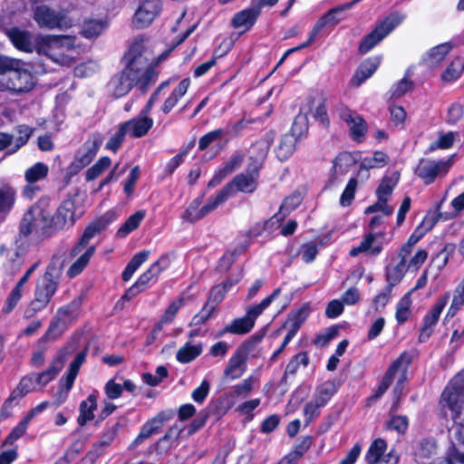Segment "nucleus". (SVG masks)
Wrapping results in <instances>:
<instances>
[{
	"label": "nucleus",
	"mask_w": 464,
	"mask_h": 464,
	"mask_svg": "<svg viewBox=\"0 0 464 464\" xmlns=\"http://www.w3.org/2000/svg\"><path fill=\"white\" fill-rule=\"evenodd\" d=\"M411 362V355L407 353H402L392 362L377 389L376 398L381 397L388 390L394 379L397 380V384L394 388L395 395L401 396L402 394V385L407 380V370Z\"/></svg>",
	"instance_id": "8"
},
{
	"label": "nucleus",
	"mask_w": 464,
	"mask_h": 464,
	"mask_svg": "<svg viewBox=\"0 0 464 464\" xmlns=\"http://www.w3.org/2000/svg\"><path fill=\"white\" fill-rule=\"evenodd\" d=\"M35 85L31 66L14 58L0 56V90L15 93L30 92Z\"/></svg>",
	"instance_id": "2"
},
{
	"label": "nucleus",
	"mask_w": 464,
	"mask_h": 464,
	"mask_svg": "<svg viewBox=\"0 0 464 464\" xmlns=\"http://www.w3.org/2000/svg\"><path fill=\"white\" fill-rule=\"evenodd\" d=\"M171 50L154 57L151 44L144 38H136L124 56L125 67L150 82L155 80L154 66L166 59Z\"/></svg>",
	"instance_id": "1"
},
{
	"label": "nucleus",
	"mask_w": 464,
	"mask_h": 464,
	"mask_svg": "<svg viewBox=\"0 0 464 464\" xmlns=\"http://www.w3.org/2000/svg\"><path fill=\"white\" fill-rule=\"evenodd\" d=\"M259 169L248 165L244 173L237 175L227 185L231 187L232 192L253 193L257 187Z\"/></svg>",
	"instance_id": "21"
},
{
	"label": "nucleus",
	"mask_w": 464,
	"mask_h": 464,
	"mask_svg": "<svg viewBox=\"0 0 464 464\" xmlns=\"http://www.w3.org/2000/svg\"><path fill=\"white\" fill-rule=\"evenodd\" d=\"M400 262L394 266H390L387 270V278L390 284L394 285L401 280L406 271L407 267V257L400 256Z\"/></svg>",
	"instance_id": "58"
},
{
	"label": "nucleus",
	"mask_w": 464,
	"mask_h": 464,
	"mask_svg": "<svg viewBox=\"0 0 464 464\" xmlns=\"http://www.w3.org/2000/svg\"><path fill=\"white\" fill-rule=\"evenodd\" d=\"M83 213L82 200L78 196L63 200L58 207L55 214H51L54 232L57 233L64 228L72 227Z\"/></svg>",
	"instance_id": "7"
},
{
	"label": "nucleus",
	"mask_w": 464,
	"mask_h": 464,
	"mask_svg": "<svg viewBox=\"0 0 464 464\" xmlns=\"http://www.w3.org/2000/svg\"><path fill=\"white\" fill-rule=\"evenodd\" d=\"M398 179L399 176L397 174L384 178L377 188V197L388 200L398 182Z\"/></svg>",
	"instance_id": "62"
},
{
	"label": "nucleus",
	"mask_w": 464,
	"mask_h": 464,
	"mask_svg": "<svg viewBox=\"0 0 464 464\" xmlns=\"http://www.w3.org/2000/svg\"><path fill=\"white\" fill-rule=\"evenodd\" d=\"M103 141L102 136L99 133L92 134L78 150L72 168L82 169L88 166L96 156Z\"/></svg>",
	"instance_id": "16"
},
{
	"label": "nucleus",
	"mask_w": 464,
	"mask_h": 464,
	"mask_svg": "<svg viewBox=\"0 0 464 464\" xmlns=\"http://www.w3.org/2000/svg\"><path fill=\"white\" fill-rule=\"evenodd\" d=\"M464 305V277L455 288L453 293V298L451 305L449 309V313L454 314L461 306Z\"/></svg>",
	"instance_id": "64"
},
{
	"label": "nucleus",
	"mask_w": 464,
	"mask_h": 464,
	"mask_svg": "<svg viewBox=\"0 0 464 464\" xmlns=\"http://www.w3.org/2000/svg\"><path fill=\"white\" fill-rule=\"evenodd\" d=\"M335 114L347 124L351 138L361 142L367 132L365 121L354 111L340 104L335 108Z\"/></svg>",
	"instance_id": "14"
},
{
	"label": "nucleus",
	"mask_w": 464,
	"mask_h": 464,
	"mask_svg": "<svg viewBox=\"0 0 464 464\" xmlns=\"http://www.w3.org/2000/svg\"><path fill=\"white\" fill-rule=\"evenodd\" d=\"M275 133L273 131L266 132L261 139L256 140L249 150V165L261 169L274 140Z\"/></svg>",
	"instance_id": "23"
},
{
	"label": "nucleus",
	"mask_w": 464,
	"mask_h": 464,
	"mask_svg": "<svg viewBox=\"0 0 464 464\" xmlns=\"http://www.w3.org/2000/svg\"><path fill=\"white\" fill-rule=\"evenodd\" d=\"M97 409V398L95 395L91 394L86 400L80 403L79 416L77 418V423L80 426H84L87 422L91 421L94 418V411Z\"/></svg>",
	"instance_id": "35"
},
{
	"label": "nucleus",
	"mask_w": 464,
	"mask_h": 464,
	"mask_svg": "<svg viewBox=\"0 0 464 464\" xmlns=\"http://www.w3.org/2000/svg\"><path fill=\"white\" fill-rule=\"evenodd\" d=\"M153 124V119L142 113L122 123L128 135L133 138L145 136L152 128Z\"/></svg>",
	"instance_id": "24"
},
{
	"label": "nucleus",
	"mask_w": 464,
	"mask_h": 464,
	"mask_svg": "<svg viewBox=\"0 0 464 464\" xmlns=\"http://www.w3.org/2000/svg\"><path fill=\"white\" fill-rule=\"evenodd\" d=\"M455 161V155L447 160H433L425 158L420 160L415 174L423 180L425 184H431L438 178L447 175Z\"/></svg>",
	"instance_id": "11"
},
{
	"label": "nucleus",
	"mask_w": 464,
	"mask_h": 464,
	"mask_svg": "<svg viewBox=\"0 0 464 464\" xmlns=\"http://www.w3.org/2000/svg\"><path fill=\"white\" fill-rule=\"evenodd\" d=\"M452 49L450 43H444L430 49L422 57L421 63L424 66L430 70L437 69L440 66L445 57Z\"/></svg>",
	"instance_id": "25"
},
{
	"label": "nucleus",
	"mask_w": 464,
	"mask_h": 464,
	"mask_svg": "<svg viewBox=\"0 0 464 464\" xmlns=\"http://www.w3.org/2000/svg\"><path fill=\"white\" fill-rule=\"evenodd\" d=\"M388 157L382 151H375L372 156L365 157L361 161L363 169L382 168L387 163Z\"/></svg>",
	"instance_id": "63"
},
{
	"label": "nucleus",
	"mask_w": 464,
	"mask_h": 464,
	"mask_svg": "<svg viewBox=\"0 0 464 464\" xmlns=\"http://www.w3.org/2000/svg\"><path fill=\"white\" fill-rule=\"evenodd\" d=\"M383 244V232H370L364 236L358 246H354L350 250L349 255L353 257L362 253L377 256L382 252Z\"/></svg>",
	"instance_id": "22"
},
{
	"label": "nucleus",
	"mask_w": 464,
	"mask_h": 464,
	"mask_svg": "<svg viewBox=\"0 0 464 464\" xmlns=\"http://www.w3.org/2000/svg\"><path fill=\"white\" fill-rule=\"evenodd\" d=\"M411 298L409 293L403 295L396 306L395 317L399 324H403L409 319L411 314Z\"/></svg>",
	"instance_id": "54"
},
{
	"label": "nucleus",
	"mask_w": 464,
	"mask_h": 464,
	"mask_svg": "<svg viewBox=\"0 0 464 464\" xmlns=\"http://www.w3.org/2000/svg\"><path fill=\"white\" fill-rule=\"evenodd\" d=\"M6 35L17 49L26 53L35 51V38L29 32L19 28H11L6 30Z\"/></svg>",
	"instance_id": "26"
},
{
	"label": "nucleus",
	"mask_w": 464,
	"mask_h": 464,
	"mask_svg": "<svg viewBox=\"0 0 464 464\" xmlns=\"http://www.w3.org/2000/svg\"><path fill=\"white\" fill-rule=\"evenodd\" d=\"M37 384L35 375L30 374L25 377H24L17 387L13 391L10 400H16L23 398L30 392L34 391L35 388V385Z\"/></svg>",
	"instance_id": "50"
},
{
	"label": "nucleus",
	"mask_w": 464,
	"mask_h": 464,
	"mask_svg": "<svg viewBox=\"0 0 464 464\" xmlns=\"http://www.w3.org/2000/svg\"><path fill=\"white\" fill-rule=\"evenodd\" d=\"M458 137V133L449 131L445 133H440L437 140L432 141L429 146L430 151H434L438 149L447 150L452 147L456 138Z\"/></svg>",
	"instance_id": "55"
},
{
	"label": "nucleus",
	"mask_w": 464,
	"mask_h": 464,
	"mask_svg": "<svg viewBox=\"0 0 464 464\" xmlns=\"http://www.w3.org/2000/svg\"><path fill=\"white\" fill-rule=\"evenodd\" d=\"M34 20L41 28L49 30L66 29L72 26V21L63 13L47 5H37L34 10Z\"/></svg>",
	"instance_id": "13"
},
{
	"label": "nucleus",
	"mask_w": 464,
	"mask_h": 464,
	"mask_svg": "<svg viewBox=\"0 0 464 464\" xmlns=\"http://www.w3.org/2000/svg\"><path fill=\"white\" fill-rule=\"evenodd\" d=\"M336 392L337 387L335 383L332 381H327L317 387L313 398L324 407Z\"/></svg>",
	"instance_id": "47"
},
{
	"label": "nucleus",
	"mask_w": 464,
	"mask_h": 464,
	"mask_svg": "<svg viewBox=\"0 0 464 464\" xmlns=\"http://www.w3.org/2000/svg\"><path fill=\"white\" fill-rule=\"evenodd\" d=\"M233 195L234 193L231 190V187L227 184L215 197L209 198L208 202L206 204V209L210 213L223 205Z\"/></svg>",
	"instance_id": "57"
},
{
	"label": "nucleus",
	"mask_w": 464,
	"mask_h": 464,
	"mask_svg": "<svg viewBox=\"0 0 464 464\" xmlns=\"http://www.w3.org/2000/svg\"><path fill=\"white\" fill-rule=\"evenodd\" d=\"M190 81L186 78L183 79L178 86L172 91L170 95L164 102L161 110L165 114H168L179 102V101L186 94L189 87Z\"/></svg>",
	"instance_id": "37"
},
{
	"label": "nucleus",
	"mask_w": 464,
	"mask_h": 464,
	"mask_svg": "<svg viewBox=\"0 0 464 464\" xmlns=\"http://www.w3.org/2000/svg\"><path fill=\"white\" fill-rule=\"evenodd\" d=\"M405 15L400 13H392L385 19L376 24L374 29L361 42L359 50L366 53L386 37L395 27L402 23Z\"/></svg>",
	"instance_id": "10"
},
{
	"label": "nucleus",
	"mask_w": 464,
	"mask_h": 464,
	"mask_svg": "<svg viewBox=\"0 0 464 464\" xmlns=\"http://www.w3.org/2000/svg\"><path fill=\"white\" fill-rule=\"evenodd\" d=\"M308 130V117L306 112L302 111L296 115L293 122L291 132L297 140L306 133Z\"/></svg>",
	"instance_id": "61"
},
{
	"label": "nucleus",
	"mask_w": 464,
	"mask_h": 464,
	"mask_svg": "<svg viewBox=\"0 0 464 464\" xmlns=\"http://www.w3.org/2000/svg\"><path fill=\"white\" fill-rule=\"evenodd\" d=\"M201 353V344H191L187 343L178 350L176 359L181 363H188L196 359Z\"/></svg>",
	"instance_id": "46"
},
{
	"label": "nucleus",
	"mask_w": 464,
	"mask_h": 464,
	"mask_svg": "<svg viewBox=\"0 0 464 464\" xmlns=\"http://www.w3.org/2000/svg\"><path fill=\"white\" fill-rule=\"evenodd\" d=\"M226 133L227 131L224 130L223 129H218L205 134L199 139V150H204L207 148H208L211 144L218 145L225 137Z\"/></svg>",
	"instance_id": "59"
},
{
	"label": "nucleus",
	"mask_w": 464,
	"mask_h": 464,
	"mask_svg": "<svg viewBox=\"0 0 464 464\" xmlns=\"http://www.w3.org/2000/svg\"><path fill=\"white\" fill-rule=\"evenodd\" d=\"M49 172V168L43 162H37L28 168L24 172L25 180L29 183H34L44 179Z\"/></svg>",
	"instance_id": "51"
},
{
	"label": "nucleus",
	"mask_w": 464,
	"mask_h": 464,
	"mask_svg": "<svg viewBox=\"0 0 464 464\" xmlns=\"http://www.w3.org/2000/svg\"><path fill=\"white\" fill-rule=\"evenodd\" d=\"M360 0H353L345 5L334 7L328 11L315 24L313 32L311 34H314V37L318 34V32L323 29L324 26L329 24H335L343 20L342 14L350 8H352L355 4H357Z\"/></svg>",
	"instance_id": "27"
},
{
	"label": "nucleus",
	"mask_w": 464,
	"mask_h": 464,
	"mask_svg": "<svg viewBox=\"0 0 464 464\" xmlns=\"http://www.w3.org/2000/svg\"><path fill=\"white\" fill-rule=\"evenodd\" d=\"M150 251L144 250L140 251L133 256L131 260L128 263L122 273V279L124 281H129L136 270L147 261L150 256Z\"/></svg>",
	"instance_id": "49"
},
{
	"label": "nucleus",
	"mask_w": 464,
	"mask_h": 464,
	"mask_svg": "<svg viewBox=\"0 0 464 464\" xmlns=\"http://www.w3.org/2000/svg\"><path fill=\"white\" fill-rule=\"evenodd\" d=\"M464 71V62L460 57H455L442 72L443 82H450L460 77Z\"/></svg>",
	"instance_id": "48"
},
{
	"label": "nucleus",
	"mask_w": 464,
	"mask_h": 464,
	"mask_svg": "<svg viewBox=\"0 0 464 464\" xmlns=\"http://www.w3.org/2000/svg\"><path fill=\"white\" fill-rule=\"evenodd\" d=\"M411 362V355L407 353H402L392 362L377 389L376 398L381 397L388 390L394 379L397 380V384L394 388L395 395L401 396L402 394V385L407 380V370Z\"/></svg>",
	"instance_id": "9"
},
{
	"label": "nucleus",
	"mask_w": 464,
	"mask_h": 464,
	"mask_svg": "<svg viewBox=\"0 0 464 464\" xmlns=\"http://www.w3.org/2000/svg\"><path fill=\"white\" fill-rule=\"evenodd\" d=\"M145 217V211L140 210L130 216L129 218L118 229V236L126 237L128 234L135 230Z\"/></svg>",
	"instance_id": "52"
},
{
	"label": "nucleus",
	"mask_w": 464,
	"mask_h": 464,
	"mask_svg": "<svg viewBox=\"0 0 464 464\" xmlns=\"http://www.w3.org/2000/svg\"><path fill=\"white\" fill-rule=\"evenodd\" d=\"M20 233L34 239H44L55 234L53 227L51 212L44 202L33 206L23 217Z\"/></svg>",
	"instance_id": "4"
},
{
	"label": "nucleus",
	"mask_w": 464,
	"mask_h": 464,
	"mask_svg": "<svg viewBox=\"0 0 464 464\" xmlns=\"http://www.w3.org/2000/svg\"><path fill=\"white\" fill-rule=\"evenodd\" d=\"M62 271V265L53 261L48 266L45 273L37 279L34 299L24 311L25 318L33 317L36 313L47 306L57 290Z\"/></svg>",
	"instance_id": "3"
},
{
	"label": "nucleus",
	"mask_w": 464,
	"mask_h": 464,
	"mask_svg": "<svg viewBox=\"0 0 464 464\" xmlns=\"http://www.w3.org/2000/svg\"><path fill=\"white\" fill-rule=\"evenodd\" d=\"M75 46V38L70 35H38L35 37V51L50 56L54 62L71 64L72 58L65 54Z\"/></svg>",
	"instance_id": "5"
},
{
	"label": "nucleus",
	"mask_w": 464,
	"mask_h": 464,
	"mask_svg": "<svg viewBox=\"0 0 464 464\" xmlns=\"http://www.w3.org/2000/svg\"><path fill=\"white\" fill-rule=\"evenodd\" d=\"M280 289H276L269 296L266 297L261 301L260 304L250 307L246 315L252 319V322L255 324L256 319L263 313L265 309H266L271 303L279 295Z\"/></svg>",
	"instance_id": "53"
},
{
	"label": "nucleus",
	"mask_w": 464,
	"mask_h": 464,
	"mask_svg": "<svg viewBox=\"0 0 464 464\" xmlns=\"http://www.w3.org/2000/svg\"><path fill=\"white\" fill-rule=\"evenodd\" d=\"M106 27V23L102 20H90L84 23L82 34L86 38H95L102 34Z\"/></svg>",
	"instance_id": "56"
},
{
	"label": "nucleus",
	"mask_w": 464,
	"mask_h": 464,
	"mask_svg": "<svg viewBox=\"0 0 464 464\" xmlns=\"http://www.w3.org/2000/svg\"><path fill=\"white\" fill-rule=\"evenodd\" d=\"M64 359L62 356H58L49 366V368L39 373L34 374L35 379L37 382V384L41 386H45L47 383H49L52 380H53L56 375L59 373V372L63 367Z\"/></svg>",
	"instance_id": "41"
},
{
	"label": "nucleus",
	"mask_w": 464,
	"mask_h": 464,
	"mask_svg": "<svg viewBox=\"0 0 464 464\" xmlns=\"http://www.w3.org/2000/svg\"><path fill=\"white\" fill-rule=\"evenodd\" d=\"M168 259L165 257L160 258L150 266V267L139 277L137 282L129 288L123 298L130 299L141 292L144 287L154 278L168 267Z\"/></svg>",
	"instance_id": "19"
},
{
	"label": "nucleus",
	"mask_w": 464,
	"mask_h": 464,
	"mask_svg": "<svg viewBox=\"0 0 464 464\" xmlns=\"http://www.w3.org/2000/svg\"><path fill=\"white\" fill-rule=\"evenodd\" d=\"M71 309V306L60 308L49 329L44 337V339H54L62 334L69 324V320L65 318V314Z\"/></svg>",
	"instance_id": "33"
},
{
	"label": "nucleus",
	"mask_w": 464,
	"mask_h": 464,
	"mask_svg": "<svg viewBox=\"0 0 464 464\" xmlns=\"http://www.w3.org/2000/svg\"><path fill=\"white\" fill-rule=\"evenodd\" d=\"M297 139L289 133L285 134L276 149L277 158L283 161L287 160L295 151Z\"/></svg>",
	"instance_id": "43"
},
{
	"label": "nucleus",
	"mask_w": 464,
	"mask_h": 464,
	"mask_svg": "<svg viewBox=\"0 0 464 464\" xmlns=\"http://www.w3.org/2000/svg\"><path fill=\"white\" fill-rule=\"evenodd\" d=\"M450 460L464 464V420L456 424L452 447L450 448Z\"/></svg>",
	"instance_id": "28"
},
{
	"label": "nucleus",
	"mask_w": 464,
	"mask_h": 464,
	"mask_svg": "<svg viewBox=\"0 0 464 464\" xmlns=\"http://www.w3.org/2000/svg\"><path fill=\"white\" fill-rule=\"evenodd\" d=\"M454 250L455 246L448 244L432 258L427 270L434 279L439 277L441 270L447 266L450 256Z\"/></svg>",
	"instance_id": "31"
},
{
	"label": "nucleus",
	"mask_w": 464,
	"mask_h": 464,
	"mask_svg": "<svg viewBox=\"0 0 464 464\" xmlns=\"http://www.w3.org/2000/svg\"><path fill=\"white\" fill-rule=\"evenodd\" d=\"M367 464H397L398 455L393 450L387 452V442L382 439L374 440L364 457Z\"/></svg>",
	"instance_id": "15"
},
{
	"label": "nucleus",
	"mask_w": 464,
	"mask_h": 464,
	"mask_svg": "<svg viewBox=\"0 0 464 464\" xmlns=\"http://www.w3.org/2000/svg\"><path fill=\"white\" fill-rule=\"evenodd\" d=\"M445 414L456 420L464 411V371L457 373L446 386L440 399Z\"/></svg>",
	"instance_id": "6"
},
{
	"label": "nucleus",
	"mask_w": 464,
	"mask_h": 464,
	"mask_svg": "<svg viewBox=\"0 0 464 464\" xmlns=\"http://www.w3.org/2000/svg\"><path fill=\"white\" fill-rule=\"evenodd\" d=\"M202 203V196L193 199L188 208L185 210L182 218L188 222H196L208 214L206 205L200 207Z\"/></svg>",
	"instance_id": "42"
},
{
	"label": "nucleus",
	"mask_w": 464,
	"mask_h": 464,
	"mask_svg": "<svg viewBox=\"0 0 464 464\" xmlns=\"http://www.w3.org/2000/svg\"><path fill=\"white\" fill-rule=\"evenodd\" d=\"M103 227L104 225L101 221L94 222L89 225L85 228L84 233L82 236L80 241L72 249L71 256H76L80 254L87 246L90 240L96 237L98 234H100Z\"/></svg>",
	"instance_id": "38"
},
{
	"label": "nucleus",
	"mask_w": 464,
	"mask_h": 464,
	"mask_svg": "<svg viewBox=\"0 0 464 464\" xmlns=\"http://www.w3.org/2000/svg\"><path fill=\"white\" fill-rule=\"evenodd\" d=\"M380 63L381 59L379 57H372L365 60L363 63H362V64L353 74L351 80V84L355 87L360 86L363 82H365L374 73Z\"/></svg>",
	"instance_id": "29"
},
{
	"label": "nucleus",
	"mask_w": 464,
	"mask_h": 464,
	"mask_svg": "<svg viewBox=\"0 0 464 464\" xmlns=\"http://www.w3.org/2000/svg\"><path fill=\"white\" fill-rule=\"evenodd\" d=\"M259 15V10L255 7L244 9L237 13L231 24L234 28L240 30L242 33L248 31L255 24Z\"/></svg>",
	"instance_id": "30"
},
{
	"label": "nucleus",
	"mask_w": 464,
	"mask_h": 464,
	"mask_svg": "<svg viewBox=\"0 0 464 464\" xmlns=\"http://www.w3.org/2000/svg\"><path fill=\"white\" fill-rule=\"evenodd\" d=\"M450 293L442 295L427 313L423 319V325L420 329L419 340L421 343L426 342L431 335L434 326L437 324L440 315L448 304Z\"/></svg>",
	"instance_id": "20"
},
{
	"label": "nucleus",
	"mask_w": 464,
	"mask_h": 464,
	"mask_svg": "<svg viewBox=\"0 0 464 464\" xmlns=\"http://www.w3.org/2000/svg\"><path fill=\"white\" fill-rule=\"evenodd\" d=\"M354 163L355 160L352 154L348 152L340 153L334 160L332 178L338 179L340 177L345 175Z\"/></svg>",
	"instance_id": "36"
},
{
	"label": "nucleus",
	"mask_w": 464,
	"mask_h": 464,
	"mask_svg": "<svg viewBox=\"0 0 464 464\" xmlns=\"http://www.w3.org/2000/svg\"><path fill=\"white\" fill-rule=\"evenodd\" d=\"M111 160L109 157L100 158L94 165L86 171V180L92 181L97 179L102 173L110 168Z\"/></svg>",
	"instance_id": "60"
},
{
	"label": "nucleus",
	"mask_w": 464,
	"mask_h": 464,
	"mask_svg": "<svg viewBox=\"0 0 464 464\" xmlns=\"http://www.w3.org/2000/svg\"><path fill=\"white\" fill-rule=\"evenodd\" d=\"M162 0H143L133 17V24L139 28L148 27L160 14Z\"/></svg>",
	"instance_id": "17"
},
{
	"label": "nucleus",
	"mask_w": 464,
	"mask_h": 464,
	"mask_svg": "<svg viewBox=\"0 0 464 464\" xmlns=\"http://www.w3.org/2000/svg\"><path fill=\"white\" fill-rule=\"evenodd\" d=\"M442 217L441 213L436 211L429 212L423 218L420 226L417 227L412 235L409 237L408 241L401 246L400 256L409 257L411 255L414 246L422 237V236L438 222L439 218Z\"/></svg>",
	"instance_id": "18"
},
{
	"label": "nucleus",
	"mask_w": 464,
	"mask_h": 464,
	"mask_svg": "<svg viewBox=\"0 0 464 464\" xmlns=\"http://www.w3.org/2000/svg\"><path fill=\"white\" fill-rule=\"evenodd\" d=\"M150 83L149 81H142L140 75L125 67L112 77L109 83V89L113 96L120 98L126 95L134 85L144 91Z\"/></svg>",
	"instance_id": "12"
},
{
	"label": "nucleus",
	"mask_w": 464,
	"mask_h": 464,
	"mask_svg": "<svg viewBox=\"0 0 464 464\" xmlns=\"http://www.w3.org/2000/svg\"><path fill=\"white\" fill-rule=\"evenodd\" d=\"M309 314V307L304 305L297 311L291 314L284 324V328L287 329V333L295 336L302 324L305 321Z\"/></svg>",
	"instance_id": "39"
},
{
	"label": "nucleus",
	"mask_w": 464,
	"mask_h": 464,
	"mask_svg": "<svg viewBox=\"0 0 464 464\" xmlns=\"http://www.w3.org/2000/svg\"><path fill=\"white\" fill-rule=\"evenodd\" d=\"M15 202V190L8 184L0 186V222L11 211Z\"/></svg>",
	"instance_id": "34"
},
{
	"label": "nucleus",
	"mask_w": 464,
	"mask_h": 464,
	"mask_svg": "<svg viewBox=\"0 0 464 464\" xmlns=\"http://www.w3.org/2000/svg\"><path fill=\"white\" fill-rule=\"evenodd\" d=\"M254 323L252 319L248 318L245 315L242 318H237L233 320L229 324H227L223 333H229L233 334H245L249 333L254 327Z\"/></svg>",
	"instance_id": "44"
},
{
	"label": "nucleus",
	"mask_w": 464,
	"mask_h": 464,
	"mask_svg": "<svg viewBox=\"0 0 464 464\" xmlns=\"http://www.w3.org/2000/svg\"><path fill=\"white\" fill-rule=\"evenodd\" d=\"M169 415L166 412H160L156 415L142 426L139 433L140 438L142 437L144 440H147L153 434L158 433L165 422L169 420Z\"/></svg>",
	"instance_id": "40"
},
{
	"label": "nucleus",
	"mask_w": 464,
	"mask_h": 464,
	"mask_svg": "<svg viewBox=\"0 0 464 464\" xmlns=\"http://www.w3.org/2000/svg\"><path fill=\"white\" fill-rule=\"evenodd\" d=\"M95 252L93 246L87 247L82 254L72 264L67 271V275L70 277H74L79 275L88 265L91 257Z\"/></svg>",
	"instance_id": "45"
},
{
	"label": "nucleus",
	"mask_w": 464,
	"mask_h": 464,
	"mask_svg": "<svg viewBox=\"0 0 464 464\" xmlns=\"http://www.w3.org/2000/svg\"><path fill=\"white\" fill-rule=\"evenodd\" d=\"M246 353L242 350L237 351L229 359L224 375L228 379H237L245 372Z\"/></svg>",
	"instance_id": "32"
}]
</instances>
